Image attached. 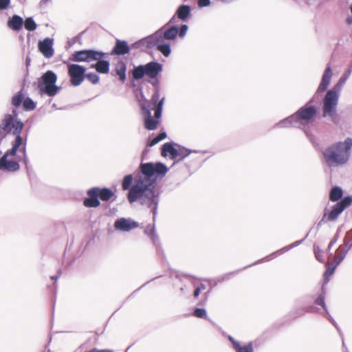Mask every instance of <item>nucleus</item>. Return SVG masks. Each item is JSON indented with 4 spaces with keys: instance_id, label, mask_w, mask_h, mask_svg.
I'll list each match as a JSON object with an SVG mask.
<instances>
[{
    "instance_id": "13",
    "label": "nucleus",
    "mask_w": 352,
    "mask_h": 352,
    "mask_svg": "<svg viewBox=\"0 0 352 352\" xmlns=\"http://www.w3.org/2000/svg\"><path fill=\"white\" fill-rule=\"evenodd\" d=\"M190 153V151L185 148L177 150L171 143H165L162 149V156L170 157L171 159L180 156L184 157L188 156Z\"/></svg>"
},
{
    "instance_id": "41",
    "label": "nucleus",
    "mask_w": 352,
    "mask_h": 352,
    "mask_svg": "<svg viewBox=\"0 0 352 352\" xmlns=\"http://www.w3.org/2000/svg\"><path fill=\"white\" fill-rule=\"evenodd\" d=\"M299 243H300V241H299V242H296V243H294V244H293V245H292L287 246V247L284 248H283V249H282L280 251H281V252H286V251L289 250V249H291L292 247H294V246L298 245Z\"/></svg>"
},
{
    "instance_id": "37",
    "label": "nucleus",
    "mask_w": 352,
    "mask_h": 352,
    "mask_svg": "<svg viewBox=\"0 0 352 352\" xmlns=\"http://www.w3.org/2000/svg\"><path fill=\"white\" fill-rule=\"evenodd\" d=\"M210 4V0H198V6L200 8L208 6Z\"/></svg>"
},
{
    "instance_id": "3",
    "label": "nucleus",
    "mask_w": 352,
    "mask_h": 352,
    "mask_svg": "<svg viewBox=\"0 0 352 352\" xmlns=\"http://www.w3.org/2000/svg\"><path fill=\"white\" fill-rule=\"evenodd\" d=\"M178 34V29L173 26L168 30H159L153 34L145 37L135 43L139 48H153L157 47V49L168 57L170 52V46L168 41L174 40Z\"/></svg>"
},
{
    "instance_id": "39",
    "label": "nucleus",
    "mask_w": 352,
    "mask_h": 352,
    "mask_svg": "<svg viewBox=\"0 0 352 352\" xmlns=\"http://www.w3.org/2000/svg\"><path fill=\"white\" fill-rule=\"evenodd\" d=\"M316 303L318 305H320L322 306L324 308L325 307V303H324V296H320L317 298V300H316Z\"/></svg>"
},
{
    "instance_id": "26",
    "label": "nucleus",
    "mask_w": 352,
    "mask_h": 352,
    "mask_svg": "<svg viewBox=\"0 0 352 352\" xmlns=\"http://www.w3.org/2000/svg\"><path fill=\"white\" fill-rule=\"evenodd\" d=\"M342 190L339 187H334L332 188L330 192V199L333 201H338L342 196Z\"/></svg>"
},
{
    "instance_id": "14",
    "label": "nucleus",
    "mask_w": 352,
    "mask_h": 352,
    "mask_svg": "<svg viewBox=\"0 0 352 352\" xmlns=\"http://www.w3.org/2000/svg\"><path fill=\"white\" fill-rule=\"evenodd\" d=\"M138 223L131 219L120 218L114 223V227L116 230L122 232H129L133 229L138 228Z\"/></svg>"
},
{
    "instance_id": "51",
    "label": "nucleus",
    "mask_w": 352,
    "mask_h": 352,
    "mask_svg": "<svg viewBox=\"0 0 352 352\" xmlns=\"http://www.w3.org/2000/svg\"><path fill=\"white\" fill-rule=\"evenodd\" d=\"M331 322L338 329V327H337L336 322L333 319H331Z\"/></svg>"
},
{
    "instance_id": "35",
    "label": "nucleus",
    "mask_w": 352,
    "mask_h": 352,
    "mask_svg": "<svg viewBox=\"0 0 352 352\" xmlns=\"http://www.w3.org/2000/svg\"><path fill=\"white\" fill-rule=\"evenodd\" d=\"M10 5V0H0V10L7 9Z\"/></svg>"
},
{
    "instance_id": "36",
    "label": "nucleus",
    "mask_w": 352,
    "mask_h": 352,
    "mask_svg": "<svg viewBox=\"0 0 352 352\" xmlns=\"http://www.w3.org/2000/svg\"><path fill=\"white\" fill-rule=\"evenodd\" d=\"M315 252V256H316V258L318 261H319L320 262H323V258H322V253L320 252V250L317 248V249H315L314 250Z\"/></svg>"
},
{
    "instance_id": "21",
    "label": "nucleus",
    "mask_w": 352,
    "mask_h": 352,
    "mask_svg": "<svg viewBox=\"0 0 352 352\" xmlns=\"http://www.w3.org/2000/svg\"><path fill=\"white\" fill-rule=\"evenodd\" d=\"M229 340L232 343V345L236 352H252L253 348L252 343H249L248 345L241 346L239 343L236 342L231 336H229Z\"/></svg>"
},
{
    "instance_id": "29",
    "label": "nucleus",
    "mask_w": 352,
    "mask_h": 352,
    "mask_svg": "<svg viewBox=\"0 0 352 352\" xmlns=\"http://www.w3.org/2000/svg\"><path fill=\"white\" fill-rule=\"evenodd\" d=\"M337 267V265L335 264L330 263L328 264L327 270L324 274V276L325 279H328L329 276H331L335 272L336 268ZM328 281V280H327Z\"/></svg>"
},
{
    "instance_id": "17",
    "label": "nucleus",
    "mask_w": 352,
    "mask_h": 352,
    "mask_svg": "<svg viewBox=\"0 0 352 352\" xmlns=\"http://www.w3.org/2000/svg\"><path fill=\"white\" fill-rule=\"evenodd\" d=\"M97 192L98 188H93L89 190L87 192L89 197L84 200V205L86 207H97L100 205Z\"/></svg>"
},
{
    "instance_id": "4",
    "label": "nucleus",
    "mask_w": 352,
    "mask_h": 352,
    "mask_svg": "<svg viewBox=\"0 0 352 352\" xmlns=\"http://www.w3.org/2000/svg\"><path fill=\"white\" fill-rule=\"evenodd\" d=\"M351 149L352 138H346L327 148L323 153L324 160L329 166H342L349 161Z\"/></svg>"
},
{
    "instance_id": "47",
    "label": "nucleus",
    "mask_w": 352,
    "mask_h": 352,
    "mask_svg": "<svg viewBox=\"0 0 352 352\" xmlns=\"http://www.w3.org/2000/svg\"><path fill=\"white\" fill-rule=\"evenodd\" d=\"M346 22L348 24H352V16H349L346 19Z\"/></svg>"
},
{
    "instance_id": "28",
    "label": "nucleus",
    "mask_w": 352,
    "mask_h": 352,
    "mask_svg": "<svg viewBox=\"0 0 352 352\" xmlns=\"http://www.w3.org/2000/svg\"><path fill=\"white\" fill-rule=\"evenodd\" d=\"M25 28L29 31H33L36 30L37 25L35 21L33 20L32 17L27 18L25 21H23Z\"/></svg>"
},
{
    "instance_id": "24",
    "label": "nucleus",
    "mask_w": 352,
    "mask_h": 352,
    "mask_svg": "<svg viewBox=\"0 0 352 352\" xmlns=\"http://www.w3.org/2000/svg\"><path fill=\"white\" fill-rule=\"evenodd\" d=\"M97 195L102 201H108L113 196V192L108 188H98Z\"/></svg>"
},
{
    "instance_id": "33",
    "label": "nucleus",
    "mask_w": 352,
    "mask_h": 352,
    "mask_svg": "<svg viewBox=\"0 0 352 352\" xmlns=\"http://www.w3.org/2000/svg\"><path fill=\"white\" fill-rule=\"evenodd\" d=\"M86 77L92 84H97L99 81V76L95 73L88 74Z\"/></svg>"
},
{
    "instance_id": "11",
    "label": "nucleus",
    "mask_w": 352,
    "mask_h": 352,
    "mask_svg": "<svg viewBox=\"0 0 352 352\" xmlns=\"http://www.w3.org/2000/svg\"><path fill=\"white\" fill-rule=\"evenodd\" d=\"M103 56L104 54L101 52L94 50H81L73 54L70 60L75 62L91 63L94 61V60L101 59Z\"/></svg>"
},
{
    "instance_id": "49",
    "label": "nucleus",
    "mask_w": 352,
    "mask_h": 352,
    "mask_svg": "<svg viewBox=\"0 0 352 352\" xmlns=\"http://www.w3.org/2000/svg\"><path fill=\"white\" fill-rule=\"evenodd\" d=\"M199 288H201V291H204L206 289V286L203 284H201L200 286L198 287Z\"/></svg>"
},
{
    "instance_id": "25",
    "label": "nucleus",
    "mask_w": 352,
    "mask_h": 352,
    "mask_svg": "<svg viewBox=\"0 0 352 352\" xmlns=\"http://www.w3.org/2000/svg\"><path fill=\"white\" fill-rule=\"evenodd\" d=\"M190 8L188 6H181L177 10L178 17L181 19H185L190 14Z\"/></svg>"
},
{
    "instance_id": "45",
    "label": "nucleus",
    "mask_w": 352,
    "mask_h": 352,
    "mask_svg": "<svg viewBox=\"0 0 352 352\" xmlns=\"http://www.w3.org/2000/svg\"><path fill=\"white\" fill-rule=\"evenodd\" d=\"M159 139L162 141L166 138V132H161L158 135Z\"/></svg>"
},
{
    "instance_id": "46",
    "label": "nucleus",
    "mask_w": 352,
    "mask_h": 352,
    "mask_svg": "<svg viewBox=\"0 0 352 352\" xmlns=\"http://www.w3.org/2000/svg\"><path fill=\"white\" fill-rule=\"evenodd\" d=\"M201 292V288H199V287H197L195 289V292H194V296H195V297H197V296L199 295V294H200V292Z\"/></svg>"
},
{
    "instance_id": "38",
    "label": "nucleus",
    "mask_w": 352,
    "mask_h": 352,
    "mask_svg": "<svg viewBox=\"0 0 352 352\" xmlns=\"http://www.w3.org/2000/svg\"><path fill=\"white\" fill-rule=\"evenodd\" d=\"M187 30H188V25H183L180 29L179 32V36L184 37L186 35Z\"/></svg>"
},
{
    "instance_id": "32",
    "label": "nucleus",
    "mask_w": 352,
    "mask_h": 352,
    "mask_svg": "<svg viewBox=\"0 0 352 352\" xmlns=\"http://www.w3.org/2000/svg\"><path fill=\"white\" fill-rule=\"evenodd\" d=\"M23 99V96L21 94H18L17 95L14 96L12 98V103L14 106L18 107L21 104L22 102V100Z\"/></svg>"
},
{
    "instance_id": "5",
    "label": "nucleus",
    "mask_w": 352,
    "mask_h": 352,
    "mask_svg": "<svg viewBox=\"0 0 352 352\" xmlns=\"http://www.w3.org/2000/svg\"><path fill=\"white\" fill-rule=\"evenodd\" d=\"M160 93L156 91L152 96V103L156 105L155 109V117L151 115L150 109L146 107L144 104H141L142 114L144 117V126L148 130H154L159 124V120L162 116L163 105L164 102V98H162L159 102Z\"/></svg>"
},
{
    "instance_id": "9",
    "label": "nucleus",
    "mask_w": 352,
    "mask_h": 352,
    "mask_svg": "<svg viewBox=\"0 0 352 352\" xmlns=\"http://www.w3.org/2000/svg\"><path fill=\"white\" fill-rule=\"evenodd\" d=\"M340 91L334 88L329 90L324 98L323 116L333 118L336 113Z\"/></svg>"
},
{
    "instance_id": "10",
    "label": "nucleus",
    "mask_w": 352,
    "mask_h": 352,
    "mask_svg": "<svg viewBox=\"0 0 352 352\" xmlns=\"http://www.w3.org/2000/svg\"><path fill=\"white\" fill-rule=\"evenodd\" d=\"M67 69L71 84L75 87L81 85L85 77V67L78 64L69 63Z\"/></svg>"
},
{
    "instance_id": "20",
    "label": "nucleus",
    "mask_w": 352,
    "mask_h": 352,
    "mask_svg": "<svg viewBox=\"0 0 352 352\" xmlns=\"http://www.w3.org/2000/svg\"><path fill=\"white\" fill-rule=\"evenodd\" d=\"M97 61L95 64H91V67L95 68L96 71L102 74H107L109 71V63L107 60H103L102 58L98 60H94Z\"/></svg>"
},
{
    "instance_id": "7",
    "label": "nucleus",
    "mask_w": 352,
    "mask_h": 352,
    "mask_svg": "<svg viewBox=\"0 0 352 352\" xmlns=\"http://www.w3.org/2000/svg\"><path fill=\"white\" fill-rule=\"evenodd\" d=\"M56 80L57 76L54 72H46L38 80V87L40 91L49 96H55L60 89L56 85Z\"/></svg>"
},
{
    "instance_id": "18",
    "label": "nucleus",
    "mask_w": 352,
    "mask_h": 352,
    "mask_svg": "<svg viewBox=\"0 0 352 352\" xmlns=\"http://www.w3.org/2000/svg\"><path fill=\"white\" fill-rule=\"evenodd\" d=\"M333 75V72L329 65H328L322 75L321 82L319 85L318 91H324L330 84L331 79Z\"/></svg>"
},
{
    "instance_id": "22",
    "label": "nucleus",
    "mask_w": 352,
    "mask_h": 352,
    "mask_svg": "<svg viewBox=\"0 0 352 352\" xmlns=\"http://www.w3.org/2000/svg\"><path fill=\"white\" fill-rule=\"evenodd\" d=\"M114 52L116 54L124 55L129 52V47L125 41H117L116 45L114 47Z\"/></svg>"
},
{
    "instance_id": "30",
    "label": "nucleus",
    "mask_w": 352,
    "mask_h": 352,
    "mask_svg": "<svg viewBox=\"0 0 352 352\" xmlns=\"http://www.w3.org/2000/svg\"><path fill=\"white\" fill-rule=\"evenodd\" d=\"M133 182V176L131 175H128L124 177L122 182V188L124 190H127L131 186Z\"/></svg>"
},
{
    "instance_id": "19",
    "label": "nucleus",
    "mask_w": 352,
    "mask_h": 352,
    "mask_svg": "<svg viewBox=\"0 0 352 352\" xmlns=\"http://www.w3.org/2000/svg\"><path fill=\"white\" fill-rule=\"evenodd\" d=\"M23 24V19L18 15H14L8 20V26L12 30L19 31Z\"/></svg>"
},
{
    "instance_id": "50",
    "label": "nucleus",
    "mask_w": 352,
    "mask_h": 352,
    "mask_svg": "<svg viewBox=\"0 0 352 352\" xmlns=\"http://www.w3.org/2000/svg\"><path fill=\"white\" fill-rule=\"evenodd\" d=\"M221 2L225 3H230L232 0H220Z\"/></svg>"
},
{
    "instance_id": "6",
    "label": "nucleus",
    "mask_w": 352,
    "mask_h": 352,
    "mask_svg": "<svg viewBox=\"0 0 352 352\" xmlns=\"http://www.w3.org/2000/svg\"><path fill=\"white\" fill-rule=\"evenodd\" d=\"M316 109L309 105H306L301 108L296 113L283 120L278 124L280 126H294L301 127L309 122H310L316 115Z\"/></svg>"
},
{
    "instance_id": "48",
    "label": "nucleus",
    "mask_w": 352,
    "mask_h": 352,
    "mask_svg": "<svg viewBox=\"0 0 352 352\" xmlns=\"http://www.w3.org/2000/svg\"><path fill=\"white\" fill-rule=\"evenodd\" d=\"M153 232V228H151V230H149V232H148V228L146 230V232L147 234H151V235L152 234Z\"/></svg>"
},
{
    "instance_id": "31",
    "label": "nucleus",
    "mask_w": 352,
    "mask_h": 352,
    "mask_svg": "<svg viewBox=\"0 0 352 352\" xmlns=\"http://www.w3.org/2000/svg\"><path fill=\"white\" fill-rule=\"evenodd\" d=\"M23 107L27 110H33L36 105L34 102L30 98H26L23 102Z\"/></svg>"
},
{
    "instance_id": "8",
    "label": "nucleus",
    "mask_w": 352,
    "mask_h": 352,
    "mask_svg": "<svg viewBox=\"0 0 352 352\" xmlns=\"http://www.w3.org/2000/svg\"><path fill=\"white\" fill-rule=\"evenodd\" d=\"M162 70V65L159 63L153 61L136 67L133 71V77L139 80L146 76L151 79L149 82H151V80L156 78Z\"/></svg>"
},
{
    "instance_id": "27",
    "label": "nucleus",
    "mask_w": 352,
    "mask_h": 352,
    "mask_svg": "<svg viewBox=\"0 0 352 352\" xmlns=\"http://www.w3.org/2000/svg\"><path fill=\"white\" fill-rule=\"evenodd\" d=\"M126 66L124 63H120L116 66V73L119 76L120 79L123 82L126 79Z\"/></svg>"
},
{
    "instance_id": "43",
    "label": "nucleus",
    "mask_w": 352,
    "mask_h": 352,
    "mask_svg": "<svg viewBox=\"0 0 352 352\" xmlns=\"http://www.w3.org/2000/svg\"><path fill=\"white\" fill-rule=\"evenodd\" d=\"M338 235L336 234L333 240L331 241V242L329 244V248H331L337 241L338 240Z\"/></svg>"
},
{
    "instance_id": "15",
    "label": "nucleus",
    "mask_w": 352,
    "mask_h": 352,
    "mask_svg": "<svg viewBox=\"0 0 352 352\" xmlns=\"http://www.w3.org/2000/svg\"><path fill=\"white\" fill-rule=\"evenodd\" d=\"M39 52L47 58H50L54 56L53 40L50 38H45L39 41L38 43Z\"/></svg>"
},
{
    "instance_id": "23",
    "label": "nucleus",
    "mask_w": 352,
    "mask_h": 352,
    "mask_svg": "<svg viewBox=\"0 0 352 352\" xmlns=\"http://www.w3.org/2000/svg\"><path fill=\"white\" fill-rule=\"evenodd\" d=\"M352 72V67L349 69L347 71L344 72V74L341 76L338 83L335 85L333 87L334 89L338 90L340 91L342 87L347 80V79L349 78Z\"/></svg>"
},
{
    "instance_id": "16",
    "label": "nucleus",
    "mask_w": 352,
    "mask_h": 352,
    "mask_svg": "<svg viewBox=\"0 0 352 352\" xmlns=\"http://www.w3.org/2000/svg\"><path fill=\"white\" fill-rule=\"evenodd\" d=\"M352 245V243H350L349 241H345L344 245V246H340L335 254L330 257L329 259H331V263L335 264L336 265H338L345 258L346 253L348 252L349 250L350 249L351 246Z\"/></svg>"
},
{
    "instance_id": "2",
    "label": "nucleus",
    "mask_w": 352,
    "mask_h": 352,
    "mask_svg": "<svg viewBox=\"0 0 352 352\" xmlns=\"http://www.w3.org/2000/svg\"><path fill=\"white\" fill-rule=\"evenodd\" d=\"M23 127V124L14 120V117L10 114L6 115L0 124V135L2 138L10 131L15 135L12 142V148L0 158V170L13 172L19 169V162L21 157L16 154V151L21 152L23 155L25 154L26 142L20 135Z\"/></svg>"
},
{
    "instance_id": "40",
    "label": "nucleus",
    "mask_w": 352,
    "mask_h": 352,
    "mask_svg": "<svg viewBox=\"0 0 352 352\" xmlns=\"http://www.w3.org/2000/svg\"><path fill=\"white\" fill-rule=\"evenodd\" d=\"M161 140L159 139L158 136H156L153 140H151V142L148 143V145L150 146H153L155 144H157L158 142H160Z\"/></svg>"
},
{
    "instance_id": "34",
    "label": "nucleus",
    "mask_w": 352,
    "mask_h": 352,
    "mask_svg": "<svg viewBox=\"0 0 352 352\" xmlns=\"http://www.w3.org/2000/svg\"><path fill=\"white\" fill-rule=\"evenodd\" d=\"M194 316L199 318H204L206 317V311L204 309L197 308L194 311Z\"/></svg>"
},
{
    "instance_id": "42",
    "label": "nucleus",
    "mask_w": 352,
    "mask_h": 352,
    "mask_svg": "<svg viewBox=\"0 0 352 352\" xmlns=\"http://www.w3.org/2000/svg\"><path fill=\"white\" fill-rule=\"evenodd\" d=\"M89 352H113V351L112 350H109V349L100 350V349H94L91 351H90Z\"/></svg>"
},
{
    "instance_id": "12",
    "label": "nucleus",
    "mask_w": 352,
    "mask_h": 352,
    "mask_svg": "<svg viewBox=\"0 0 352 352\" xmlns=\"http://www.w3.org/2000/svg\"><path fill=\"white\" fill-rule=\"evenodd\" d=\"M352 203V198L346 197L344 198L340 202L337 203L333 208L332 210L327 213L324 212V218L326 217L329 221L336 220L342 211Z\"/></svg>"
},
{
    "instance_id": "1",
    "label": "nucleus",
    "mask_w": 352,
    "mask_h": 352,
    "mask_svg": "<svg viewBox=\"0 0 352 352\" xmlns=\"http://www.w3.org/2000/svg\"><path fill=\"white\" fill-rule=\"evenodd\" d=\"M141 175L129 190L128 199L130 203L139 201L142 205L151 209L153 219L155 217L159 202V192L155 189L153 175L157 174L165 175L167 167L162 163H146L140 166Z\"/></svg>"
},
{
    "instance_id": "44",
    "label": "nucleus",
    "mask_w": 352,
    "mask_h": 352,
    "mask_svg": "<svg viewBox=\"0 0 352 352\" xmlns=\"http://www.w3.org/2000/svg\"><path fill=\"white\" fill-rule=\"evenodd\" d=\"M51 0H41L39 3L40 7L46 6Z\"/></svg>"
}]
</instances>
